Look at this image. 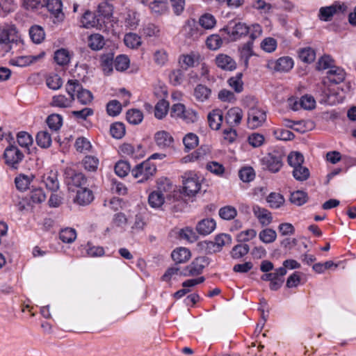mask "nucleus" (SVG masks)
<instances>
[{
  "mask_svg": "<svg viewBox=\"0 0 356 356\" xmlns=\"http://www.w3.org/2000/svg\"><path fill=\"white\" fill-rule=\"evenodd\" d=\"M170 115L172 118H181L187 123H193L198 120L196 111L192 109H186L184 104L181 103L175 104L171 107Z\"/></svg>",
  "mask_w": 356,
  "mask_h": 356,
  "instance_id": "nucleus-7",
  "label": "nucleus"
},
{
  "mask_svg": "<svg viewBox=\"0 0 356 356\" xmlns=\"http://www.w3.org/2000/svg\"><path fill=\"white\" fill-rule=\"evenodd\" d=\"M29 35L34 43H41L45 38V33L43 28L38 25H33L29 29Z\"/></svg>",
  "mask_w": 356,
  "mask_h": 356,
  "instance_id": "nucleus-34",
  "label": "nucleus"
},
{
  "mask_svg": "<svg viewBox=\"0 0 356 356\" xmlns=\"http://www.w3.org/2000/svg\"><path fill=\"white\" fill-rule=\"evenodd\" d=\"M243 117V111L238 107L229 109L225 115V122L229 127L238 126Z\"/></svg>",
  "mask_w": 356,
  "mask_h": 356,
  "instance_id": "nucleus-16",
  "label": "nucleus"
},
{
  "mask_svg": "<svg viewBox=\"0 0 356 356\" xmlns=\"http://www.w3.org/2000/svg\"><path fill=\"white\" fill-rule=\"evenodd\" d=\"M21 42L15 28L3 29L0 33V46L5 52H9L15 44Z\"/></svg>",
  "mask_w": 356,
  "mask_h": 356,
  "instance_id": "nucleus-5",
  "label": "nucleus"
},
{
  "mask_svg": "<svg viewBox=\"0 0 356 356\" xmlns=\"http://www.w3.org/2000/svg\"><path fill=\"white\" fill-rule=\"evenodd\" d=\"M206 43L209 49L217 50L221 47L222 40L218 35L213 34L207 38Z\"/></svg>",
  "mask_w": 356,
  "mask_h": 356,
  "instance_id": "nucleus-64",
  "label": "nucleus"
},
{
  "mask_svg": "<svg viewBox=\"0 0 356 356\" xmlns=\"http://www.w3.org/2000/svg\"><path fill=\"white\" fill-rule=\"evenodd\" d=\"M41 181L46 188L51 192H56L59 189L60 184L57 171L49 170L47 172L42 176Z\"/></svg>",
  "mask_w": 356,
  "mask_h": 356,
  "instance_id": "nucleus-14",
  "label": "nucleus"
},
{
  "mask_svg": "<svg viewBox=\"0 0 356 356\" xmlns=\"http://www.w3.org/2000/svg\"><path fill=\"white\" fill-rule=\"evenodd\" d=\"M110 133L115 138H122L125 134L124 125L121 122H115L113 124L110 128Z\"/></svg>",
  "mask_w": 356,
  "mask_h": 356,
  "instance_id": "nucleus-59",
  "label": "nucleus"
},
{
  "mask_svg": "<svg viewBox=\"0 0 356 356\" xmlns=\"http://www.w3.org/2000/svg\"><path fill=\"white\" fill-rule=\"evenodd\" d=\"M209 127L213 130H218L223 120V114L221 110L215 109L208 115Z\"/></svg>",
  "mask_w": 356,
  "mask_h": 356,
  "instance_id": "nucleus-25",
  "label": "nucleus"
},
{
  "mask_svg": "<svg viewBox=\"0 0 356 356\" xmlns=\"http://www.w3.org/2000/svg\"><path fill=\"white\" fill-rule=\"evenodd\" d=\"M266 120V113L259 108H251L248 111V126L250 129L261 127Z\"/></svg>",
  "mask_w": 356,
  "mask_h": 356,
  "instance_id": "nucleus-12",
  "label": "nucleus"
},
{
  "mask_svg": "<svg viewBox=\"0 0 356 356\" xmlns=\"http://www.w3.org/2000/svg\"><path fill=\"white\" fill-rule=\"evenodd\" d=\"M209 264L208 258L206 257H198L193 262L186 266L179 274L184 277L195 276L201 274L203 269Z\"/></svg>",
  "mask_w": 356,
  "mask_h": 356,
  "instance_id": "nucleus-8",
  "label": "nucleus"
},
{
  "mask_svg": "<svg viewBox=\"0 0 356 356\" xmlns=\"http://www.w3.org/2000/svg\"><path fill=\"white\" fill-rule=\"evenodd\" d=\"M113 55L106 54L101 57V67L106 75H110L113 70Z\"/></svg>",
  "mask_w": 356,
  "mask_h": 356,
  "instance_id": "nucleus-36",
  "label": "nucleus"
},
{
  "mask_svg": "<svg viewBox=\"0 0 356 356\" xmlns=\"http://www.w3.org/2000/svg\"><path fill=\"white\" fill-rule=\"evenodd\" d=\"M183 32L186 37L193 40L198 39L203 34L202 31L198 27V24L194 19L187 22L184 26Z\"/></svg>",
  "mask_w": 356,
  "mask_h": 356,
  "instance_id": "nucleus-21",
  "label": "nucleus"
},
{
  "mask_svg": "<svg viewBox=\"0 0 356 356\" xmlns=\"http://www.w3.org/2000/svg\"><path fill=\"white\" fill-rule=\"evenodd\" d=\"M154 139L156 143L160 147H169L173 143V138L169 133L165 131H161L156 133Z\"/></svg>",
  "mask_w": 356,
  "mask_h": 356,
  "instance_id": "nucleus-30",
  "label": "nucleus"
},
{
  "mask_svg": "<svg viewBox=\"0 0 356 356\" xmlns=\"http://www.w3.org/2000/svg\"><path fill=\"white\" fill-rule=\"evenodd\" d=\"M3 156L7 165L17 169L24 159V154L16 146L10 145L5 149Z\"/></svg>",
  "mask_w": 356,
  "mask_h": 356,
  "instance_id": "nucleus-9",
  "label": "nucleus"
},
{
  "mask_svg": "<svg viewBox=\"0 0 356 356\" xmlns=\"http://www.w3.org/2000/svg\"><path fill=\"white\" fill-rule=\"evenodd\" d=\"M44 56V53L38 55V56H19L16 58L15 59L12 60V64L19 67H25L31 63H35L38 59L42 58Z\"/></svg>",
  "mask_w": 356,
  "mask_h": 356,
  "instance_id": "nucleus-32",
  "label": "nucleus"
},
{
  "mask_svg": "<svg viewBox=\"0 0 356 356\" xmlns=\"http://www.w3.org/2000/svg\"><path fill=\"white\" fill-rule=\"evenodd\" d=\"M156 172V165L147 160L136 165L131 170V175L138 179V183H143L152 178Z\"/></svg>",
  "mask_w": 356,
  "mask_h": 356,
  "instance_id": "nucleus-4",
  "label": "nucleus"
},
{
  "mask_svg": "<svg viewBox=\"0 0 356 356\" xmlns=\"http://www.w3.org/2000/svg\"><path fill=\"white\" fill-rule=\"evenodd\" d=\"M169 0H152L149 3H147L152 13L156 15L165 14L169 8Z\"/></svg>",
  "mask_w": 356,
  "mask_h": 356,
  "instance_id": "nucleus-26",
  "label": "nucleus"
},
{
  "mask_svg": "<svg viewBox=\"0 0 356 356\" xmlns=\"http://www.w3.org/2000/svg\"><path fill=\"white\" fill-rule=\"evenodd\" d=\"M169 109V103L165 99L158 102L155 106L154 115L158 119H162L168 113Z\"/></svg>",
  "mask_w": 356,
  "mask_h": 356,
  "instance_id": "nucleus-44",
  "label": "nucleus"
},
{
  "mask_svg": "<svg viewBox=\"0 0 356 356\" xmlns=\"http://www.w3.org/2000/svg\"><path fill=\"white\" fill-rule=\"evenodd\" d=\"M242 77L243 74L238 72L235 76L230 77L227 81L229 86L232 88L236 92H241L243 90Z\"/></svg>",
  "mask_w": 356,
  "mask_h": 356,
  "instance_id": "nucleus-39",
  "label": "nucleus"
},
{
  "mask_svg": "<svg viewBox=\"0 0 356 356\" xmlns=\"http://www.w3.org/2000/svg\"><path fill=\"white\" fill-rule=\"evenodd\" d=\"M284 152L282 149H273L261 159L264 168L273 173L277 172L283 165Z\"/></svg>",
  "mask_w": 356,
  "mask_h": 356,
  "instance_id": "nucleus-3",
  "label": "nucleus"
},
{
  "mask_svg": "<svg viewBox=\"0 0 356 356\" xmlns=\"http://www.w3.org/2000/svg\"><path fill=\"white\" fill-rule=\"evenodd\" d=\"M94 199L92 191L86 187H81L76 191L74 202L79 205L89 204Z\"/></svg>",
  "mask_w": 356,
  "mask_h": 356,
  "instance_id": "nucleus-20",
  "label": "nucleus"
},
{
  "mask_svg": "<svg viewBox=\"0 0 356 356\" xmlns=\"http://www.w3.org/2000/svg\"><path fill=\"white\" fill-rule=\"evenodd\" d=\"M54 60L60 65H66L70 60V52L65 49H58L54 54Z\"/></svg>",
  "mask_w": 356,
  "mask_h": 356,
  "instance_id": "nucleus-41",
  "label": "nucleus"
},
{
  "mask_svg": "<svg viewBox=\"0 0 356 356\" xmlns=\"http://www.w3.org/2000/svg\"><path fill=\"white\" fill-rule=\"evenodd\" d=\"M104 38L100 34H92L88 38V46L92 50H99L104 46Z\"/></svg>",
  "mask_w": 356,
  "mask_h": 356,
  "instance_id": "nucleus-37",
  "label": "nucleus"
},
{
  "mask_svg": "<svg viewBox=\"0 0 356 356\" xmlns=\"http://www.w3.org/2000/svg\"><path fill=\"white\" fill-rule=\"evenodd\" d=\"M216 227V221L212 218H205L200 220L197 226V232L202 235H208L211 234Z\"/></svg>",
  "mask_w": 356,
  "mask_h": 356,
  "instance_id": "nucleus-23",
  "label": "nucleus"
},
{
  "mask_svg": "<svg viewBox=\"0 0 356 356\" xmlns=\"http://www.w3.org/2000/svg\"><path fill=\"white\" fill-rule=\"evenodd\" d=\"M250 248L248 244H238L232 248L231 256L233 259H238L247 254Z\"/></svg>",
  "mask_w": 356,
  "mask_h": 356,
  "instance_id": "nucleus-50",
  "label": "nucleus"
},
{
  "mask_svg": "<svg viewBox=\"0 0 356 356\" xmlns=\"http://www.w3.org/2000/svg\"><path fill=\"white\" fill-rule=\"evenodd\" d=\"M215 63L219 68L223 70L232 71L236 67L235 60L231 56L223 54L216 57Z\"/></svg>",
  "mask_w": 356,
  "mask_h": 356,
  "instance_id": "nucleus-19",
  "label": "nucleus"
},
{
  "mask_svg": "<svg viewBox=\"0 0 356 356\" xmlns=\"http://www.w3.org/2000/svg\"><path fill=\"white\" fill-rule=\"evenodd\" d=\"M60 239L67 243H72L76 238V232L74 229L65 228L59 234Z\"/></svg>",
  "mask_w": 356,
  "mask_h": 356,
  "instance_id": "nucleus-51",
  "label": "nucleus"
},
{
  "mask_svg": "<svg viewBox=\"0 0 356 356\" xmlns=\"http://www.w3.org/2000/svg\"><path fill=\"white\" fill-rule=\"evenodd\" d=\"M76 150L81 153L89 152L92 147L90 142L84 137L78 138L75 142Z\"/></svg>",
  "mask_w": 356,
  "mask_h": 356,
  "instance_id": "nucleus-61",
  "label": "nucleus"
},
{
  "mask_svg": "<svg viewBox=\"0 0 356 356\" xmlns=\"http://www.w3.org/2000/svg\"><path fill=\"white\" fill-rule=\"evenodd\" d=\"M237 214L236 209L232 206H226L222 207L219 210V216L225 220H232L236 217Z\"/></svg>",
  "mask_w": 356,
  "mask_h": 356,
  "instance_id": "nucleus-63",
  "label": "nucleus"
},
{
  "mask_svg": "<svg viewBox=\"0 0 356 356\" xmlns=\"http://www.w3.org/2000/svg\"><path fill=\"white\" fill-rule=\"evenodd\" d=\"M269 206L273 209H277L280 207L284 202V197L277 193H271L266 198Z\"/></svg>",
  "mask_w": 356,
  "mask_h": 356,
  "instance_id": "nucleus-45",
  "label": "nucleus"
},
{
  "mask_svg": "<svg viewBox=\"0 0 356 356\" xmlns=\"http://www.w3.org/2000/svg\"><path fill=\"white\" fill-rule=\"evenodd\" d=\"M309 170L307 168L300 165L293 170V176L298 181H305L309 177Z\"/></svg>",
  "mask_w": 356,
  "mask_h": 356,
  "instance_id": "nucleus-54",
  "label": "nucleus"
},
{
  "mask_svg": "<svg viewBox=\"0 0 356 356\" xmlns=\"http://www.w3.org/2000/svg\"><path fill=\"white\" fill-rule=\"evenodd\" d=\"M206 168L215 175L222 176L225 168L222 164L217 161H211L207 163Z\"/></svg>",
  "mask_w": 356,
  "mask_h": 356,
  "instance_id": "nucleus-62",
  "label": "nucleus"
},
{
  "mask_svg": "<svg viewBox=\"0 0 356 356\" xmlns=\"http://www.w3.org/2000/svg\"><path fill=\"white\" fill-rule=\"evenodd\" d=\"M84 168L90 172L97 170L99 165V159L94 156H86L82 161Z\"/></svg>",
  "mask_w": 356,
  "mask_h": 356,
  "instance_id": "nucleus-48",
  "label": "nucleus"
},
{
  "mask_svg": "<svg viewBox=\"0 0 356 356\" xmlns=\"http://www.w3.org/2000/svg\"><path fill=\"white\" fill-rule=\"evenodd\" d=\"M182 179L184 191L188 196H194L200 190V177L195 172L193 171L186 172L182 175Z\"/></svg>",
  "mask_w": 356,
  "mask_h": 356,
  "instance_id": "nucleus-6",
  "label": "nucleus"
},
{
  "mask_svg": "<svg viewBox=\"0 0 356 356\" xmlns=\"http://www.w3.org/2000/svg\"><path fill=\"white\" fill-rule=\"evenodd\" d=\"M221 31L225 32L232 41L240 40L248 33L250 40H254L262 34V28L259 24H253L249 26L241 22H230Z\"/></svg>",
  "mask_w": 356,
  "mask_h": 356,
  "instance_id": "nucleus-1",
  "label": "nucleus"
},
{
  "mask_svg": "<svg viewBox=\"0 0 356 356\" xmlns=\"http://www.w3.org/2000/svg\"><path fill=\"white\" fill-rule=\"evenodd\" d=\"M44 6L51 13L53 22L54 24L60 23L64 19V13L62 10L61 0H44Z\"/></svg>",
  "mask_w": 356,
  "mask_h": 356,
  "instance_id": "nucleus-10",
  "label": "nucleus"
},
{
  "mask_svg": "<svg viewBox=\"0 0 356 356\" xmlns=\"http://www.w3.org/2000/svg\"><path fill=\"white\" fill-rule=\"evenodd\" d=\"M65 179L68 186H74L80 188L84 187L87 179L81 172H77L71 168H67L65 170Z\"/></svg>",
  "mask_w": 356,
  "mask_h": 356,
  "instance_id": "nucleus-11",
  "label": "nucleus"
},
{
  "mask_svg": "<svg viewBox=\"0 0 356 356\" xmlns=\"http://www.w3.org/2000/svg\"><path fill=\"white\" fill-rule=\"evenodd\" d=\"M211 93V90L207 86L199 84L194 90V97L195 99L200 102H204L207 100Z\"/></svg>",
  "mask_w": 356,
  "mask_h": 356,
  "instance_id": "nucleus-33",
  "label": "nucleus"
},
{
  "mask_svg": "<svg viewBox=\"0 0 356 356\" xmlns=\"http://www.w3.org/2000/svg\"><path fill=\"white\" fill-rule=\"evenodd\" d=\"M232 243V238L229 234H220L217 235L214 241L210 244L213 248V252H220L225 245H229Z\"/></svg>",
  "mask_w": 356,
  "mask_h": 356,
  "instance_id": "nucleus-24",
  "label": "nucleus"
},
{
  "mask_svg": "<svg viewBox=\"0 0 356 356\" xmlns=\"http://www.w3.org/2000/svg\"><path fill=\"white\" fill-rule=\"evenodd\" d=\"M37 144L42 148H48L51 145V137L47 131H40L36 136Z\"/></svg>",
  "mask_w": 356,
  "mask_h": 356,
  "instance_id": "nucleus-38",
  "label": "nucleus"
},
{
  "mask_svg": "<svg viewBox=\"0 0 356 356\" xmlns=\"http://www.w3.org/2000/svg\"><path fill=\"white\" fill-rule=\"evenodd\" d=\"M172 259L177 264L186 262L191 258V252L186 248L174 250L171 254Z\"/></svg>",
  "mask_w": 356,
  "mask_h": 356,
  "instance_id": "nucleus-29",
  "label": "nucleus"
},
{
  "mask_svg": "<svg viewBox=\"0 0 356 356\" xmlns=\"http://www.w3.org/2000/svg\"><path fill=\"white\" fill-rule=\"evenodd\" d=\"M253 41L250 40L246 43L243 44L240 48V58L243 62L244 67L247 69L249 65V60L254 55L253 51Z\"/></svg>",
  "mask_w": 356,
  "mask_h": 356,
  "instance_id": "nucleus-22",
  "label": "nucleus"
},
{
  "mask_svg": "<svg viewBox=\"0 0 356 356\" xmlns=\"http://www.w3.org/2000/svg\"><path fill=\"white\" fill-rule=\"evenodd\" d=\"M62 121V117L58 114H52L47 120L49 127L54 131H57L60 128Z\"/></svg>",
  "mask_w": 356,
  "mask_h": 356,
  "instance_id": "nucleus-60",
  "label": "nucleus"
},
{
  "mask_svg": "<svg viewBox=\"0 0 356 356\" xmlns=\"http://www.w3.org/2000/svg\"><path fill=\"white\" fill-rule=\"evenodd\" d=\"M293 60L288 56L281 57L276 60H270L268 63L267 67L277 72H286L292 69Z\"/></svg>",
  "mask_w": 356,
  "mask_h": 356,
  "instance_id": "nucleus-13",
  "label": "nucleus"
},
{
  "mask_svg": "<svg viewBox=\"0 0 356 356\" xmlns=\"http://www.w3.org/2000/svg\"><path fill=\"white\" fill-rule=\"evenodd\" d=\"M252 211L262 226H268L272 222L273 217L271 213L266 209L254 205L252 208Z\"/></svg>",
  "mask_w": 356,
  "mask_h": 356,
  "instance_id": "nucleus-17",
  "label": "nucleus"
},
{
  "mask_svg": "<svg viewBox=\"0 0 356 356\" xmlns=\"http://www.w3.org/2000/svg\"><path fill=\"white\" fill-rule=\"evenodd\" d=\"M80 22L81 26L86 29L95 27L99 23L96 15L89 10L84 12L81 18Z\"/></svg>",
  "mask_w": 356,
  "mask_h": 356,
  "instance_id": "nucleus-28",
  "label": "nucleus"
},
{
  "mask_svg": "<svg viewBox=\"0 0 356 356\" xmlns=\"http://www.w3.org/2000/svg\"><path fill=\"white\" fill-rule=\"evenodd\" d=\"M65 90L69 95H72L78 99L83 105H87L92 102L93 99V95L92 92L83 88L82 85L78 80L70 79L65 85Z\"/></svg>",
  "mask_w": 356,
  "mask_h": 356,
  "instance_id": "nucleus-2",
  "label": "nucleus"
},
{
  "mask_svg": "<svg viewBox=\"0 0 356 356\" xmlns=\"http://www.w3.org/2000/svg\"><path fill=\"white\" fill-rule=\"evenodd\" d=\"M216 24V20L213 15L210 13L202 15L199 19V24L204 29H211Z\"/></svg>",
  "mask_w": 356,
  "mask_h": 356,
  "instance_id": "nucleus-43",
  "label": "nucleus"
},
{
  "mask_svg": "<svg viewBox=\"0 0 356 356\" xmlns=\"http://www.w3.org/2000/svg\"><path fill=\"white\" fill-rule=\"evenodd\" d=\"M30 200L33 203L40 204L46 200V195L41 188H35L30 193Z\"/></svg>",
  "mask_w": 356,
  "mask_h": 356,
  "instance_id": "nucleus-58",
  "label": "nucleus"
},
{
  "mask_svg": "<svg viewBox=\"0 0 356 356\" xmlns=\"http://www.w3.org/2000/svg\"><path fill=\"white\" fill-rule=\"evenodd\" d=\"M287 161L289 165L294 169L302 165L304 156L298 152H292L288 155Z\"/></svg>",
  "mask_w": 356,
  "mask_h": 356,
  "instance_id": "nucleus-42",
  "label": "nucleus"
},
{
  "mask_svg": "<svg viewBox=\"0 0 356 356\" xmlns=\"http://www.w3.org/2000/svg\"><path fill=\"white\" fill-rule=\"evenodd\" d=\"M114 65L117 71L123 72L129 67V59L125 55H119L115 58Z\"/></svg>",
  "mask_w": 356,
  "mask_h": 356,
  "instance_id": "nucleus-56",
  "label": "nucleus"
},
{
  "mask_svg": "<svg viewBox=\"0 0 356 356\" xmlns=\"http://www.w3.org/2000/svg\"><path fill=\"white\" fill-rule=\"evenodd\" d=\"M346 8L344 4L334 3L330 6L323 7L320 9L319 15L321 20L330 21L332 17L338 11L343 12Z\"/></svg>",
  "mask_w": 356,
  "mask_h": 356,
  "instance_id": "nucleus-18",
  "label": "nucleus"
},
{
  "mask_svg": "<svg viewBox=\"0 0 356 356\" xmlns=\"http://www.w3.org/2000/svg\"><path fill=\"white\" fill-rule=\"evenodd\" d=\"M329 75H334L336 76L335 79H331L330 81L334 82L335 83H341L345 79L346 73L344 70L339 67L333 66L330 70L327 72Z\"/></svg>",
  "mask_w": 356,
  "mask_h": 356,
  "instance_id": "nucleus-55",
  "label": "nucleus"
},
{
  "mask_svg": "<svg viewBox=\"0 0 356 356\" xmlns=\"http://www.w3.org/2000/svg\"><path fill=\"white\" fill-rule=\"evenodd\" d=\"M143 119V113L138 109H130L127 112V120L132 124H140Z\"/></svg>",
  "mask_w": 356,
  "mask_h": 356,
  "instance_id": "nucleus-49",
  "label": "nucleus"
},
{
  "mask_svg": "<svg viewBox=\"0 0 356 356\" xmlns=\"http://www.w3.org/2000/svg\"><path fill=\"white\" fill-rule=\"evenodd\" d=\"M34 176L32 175L30 176L19 175L15 179L17 188L21 191H26L29 188V186Z\"/></svg>",
  "mask_w": 356,
  "mask_h": 356,
  "instance_id": "nucleus-35",
  "label": "nucleus"
},
{
  "mask_svg": "<svg viewBox=\"0 0 356 356\" xmlns=\"http://www.w3.org/2000/svg\"><path fill=\"white\" fill-rule=\"evenodd\" d=\"M124 44L130 48H137L141 44L140 38L136 33H127L124 38Z\"/></svg>",
  "mask_w": 356,
  "mask_h": 356,
  "instance_id": "nucleus-53",
  "label": "nucleus"
},
{
  "mask_svg": "<svg viewBox=\"0 0 356 356\" xmlns=\"http://www.w3.org/2000/svg\"><path fill=\"white\" fill-rule=\"evenodd\" d=\"M307 200V195L302 191L293 192L290 196V201L298 206H301Z\"/></svg>",
  "mask_w": 356,
  "mask_h": 356,
  "instance_id": "nucleus-57",
  "label": "nucleus"
},
{
  "mask_svg": "<svg viewBox=\"0 0 356 356\" xmlns=\"http://www.w3.org/2000/svg\"><path fill=\"white\" fill-rule=\"evenodd\" d=\"M259 238L264 243H271L277 238L276 232L270 228H266L259 234Z\"/></svg>",
  "mask_w": 356,
  "mask_h": 356,
  "instance_id": "nucleus-40",
  "label": "nucleus"
},
{
  "mask_svg": "<svg viewBox=\"0 0 356 356\" xmlns=\"http://www.w3.org/2000/svg\"><path fill=\"white\" fill-rule=\"evenodd\" d=\"M17 140L18 144L22 147L26 149H29V147L32 145L33 140L32 136L26 131H20L17 135Z\"/></svg>",
  "mask_w": 356,
  "mask_h": 356,
  "instance_id": "nucleus-47",
  "label": "nucleus"
},
{
  "mask_svg": "<svg viewBox=\"0 0 356 356\" xmlns=\"http://www.w3.org/2000/svg\"><path fill=\"white\" fill-rule=\"evenodd\" d=\"M165 187L160 185L157 190L152 191L148 197V202L152 208L161 207L165 202Z\"/></svg>",
  "mask_w": 356,
  "mask_h": 356,
  "instance_id": "nucleus-15",
  "label": "nucleus"
},
{
  "mask_svg": "<svg viewBox=\"0 0 356 356\" xmlns=\"http://www.w3.org/2000/svg\"><path fill=\"white\" fill-rule=\"evenodd\" d=\"M299 57L302 61L307 63H311L316 58V53L312 48L306 47L302 49L299 51Z\"/></svg>",
  "mask_w": 356,
  "mask_h": 356,
  "instance_id": "nucleus-52",
  "label": "nucleus"
},
{
  "mask_svg": "<svg viewBox=\"0 0 356 356\" xmlns=\"http://www.w3.org/2000/svg\"><path fill=\"white\" fill-rule=\"evenodd\" d=\"M198 55L191 52L188 54H182L179 58V63L183 69L187 70L188 68L195 66V63L198 60Z\"/></svg>",
  "mask_w": 356,
  "mask_h": 356,
  "instance_id": "nucleus-31",
  "label": "nucleus"
},
{
  "mask_svg": "<svg viewBox=\"0 0 356 356\" xmlns=\"http://www.w3.org/2000/svg\"><path fill=\"white\" fill-rule=\"evenodd\" d=\"M74 102V97L69 95V97L64 95H58L52 97L51 105L54 107L65 108L70 107Z\"/></svg>",
  "mask_w": 356,
  "mask_h": 356,
  "instance_id": "nucleus-27",
  "label": "nucleus"
},
{
  "mask_svg": "<svg viewBox=\"0 0 356 356\" xmlns=\"http://www.w3.org/2000/svg\"><path fill=\"white\" fill-rule=\"evenodd\" d=\"M198 136L193 133L187 134L183 138V143L187 151L195 148L198 145Z\"/></svg>",
  "mask_w": 356,
  "mask_h": 356,
  "instance_id": "nucleus-46",
  "label": "nucleus"
}]
</instances>
